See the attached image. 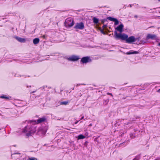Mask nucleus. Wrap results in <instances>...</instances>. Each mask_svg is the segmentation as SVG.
Instances as JSON below:
<instances>
[{
	"instance_id": "27",
	"label": "nucleus",
	"mask_w": 160,
	"mask_h": 160,
	"mask_svg": "<svg viewBox=\"0 0 160 160\" xmlns=\"http://www.w3.org/2000/svg\"><path fill=\"white\" fill-rule=\"evenodd\" d=\"M124 144V143H121V144H120V145H119V146H120V147H121V146H122V145H123Z\"/></svg>"
},
{
	"instance_id": "17",
	"label": "nucleus",
	"mask_w": 160,
	"mask_h": 160,
	"mask_svg": "<svg viewBox=\"0 0 160 160\" xmlns=\"http://www.w3.org/2000/svg\"><path fill=\"white\" fill-rule=\"evenodd\" d=\"M78 139H83L85 138V137L82 134H80L78 136Z\"/></svg>"
},
{
	"instance_id": "34",
	"label": "nucleus",
	"mask_w": 160,
	"mask_h": 160,
	"mask_svg": "<svg viewBox=\"0 0 160 160\" xmlns=\"http://www.w3.org/2000/svg\"><path fill=\"white\" fill-rule=\"evenodd\" d=\"M129 123V122H128V123H124V124H125V125L126 124V125H127Z\"/></svg>"
},
{
	"instance_id": "24",
	"label": "nucleus",
	"mask_w": 160,
	"mask_h": 160,
	"mask_svg": "<svg viewBox=\"0 0 160 160\" xmlns=\"http://www.w3.org/2000/svg\"><path fill=\"white\" fill-rule=\"evenodd\" d=\"M86 85V84H84V83L77 84H76V86L78 87V86H79V85Z\"/></svg>"
},
{
	"instance_id": "30",
	"label": "nucleus",
	"mask_w": 160,
	"mask_h": 160,
	"mask_svg": "<svg viewBox=\"0 0 160 160\" xmlns=\"http://www.w3.org/2000/svg\"><path fill=\"white\" fill-rule=\"evenodd\" d=\"M84 118V116H82V118H81V120H82V119H83Z\"/></svg>"
},
{
	"instance_id": "23",
	"label": "nucleus",
	"mask_w": 160,
	"mask_h": 160,
	"mask_svg": "<svg viewBox=\"0 0 160 160\" xmlns=\"http://www.w3.org/2000/svg\"><path fill=\"white\" fill-rule=\"evenodd\" d=\"M28 160H37V159L35 158H28Z\"/></svg>"
},
{
	"instance_id": "31",
	"label": "nucleus",
	"mask_w": 160,
	"mask_h": 160,
	"mask_svg": "<svg viewBox=\"0 0 160 160\" xmlns=\"http://www.w3.org/2000/svg\"><path fill=\"white\" fill-rule=\"evenodd\" d=\"M27 87L28 88L29 87L30 88V87H31V86H27Z\"/></svg>"
},
{
	"instance_id": "36",
	"label": "nucleus",
	"mask_w": 160,
	"mask_h": 160,
	"mask_svg": "<svg viewBox=\"0 0 160 160\" xmlns=\"http://www.w3.org/2000/svg\"><path fill=\"white\" fill-rule=\"evenodd\" d=\"M155 160H160V159H156Z\"/></svg>"
},
{
	"instance_id": "21",
	"label": "nucleus",
	"mask_w": 160,
	"mask_h": 160,
	"mask_svg": "<svg viewBox=\"0 0 160 160\" xmlns=\"http://www.w3.org/2000/svg\"><path fill=\"white\" fill-rule=\"evenodd\" d=\"M47 88V87L46 86H44L40 88V89L42 90H46Z\"/></svg>"
},
{
	"instance_id": "18",
	"label": "nucleus",
	"mask_w": 160,
	"mask_h": 160,
	"mask_svg": "<svg viewBox=\"0 0 160 160\" xmlns=\"http://www.w3.org/2000/svg\"><path fill=\"white\" fill-rule=\"evenodd\" d=\"M115 19V18H112L111 17H110L107 18V19H108V20H109L110 21H114V20Z\"/></svg>"
},
{
	"instance_id": "38",
	"label": "nucleus",
	"mask_w": 160,
	"mask_h": 160,
	"mask_svg": "<svg viewBox=\"0 0 160 160\" xmlns=\"http://www.w3.org/2000/svg\"><path fill=\"white\" fill-rule=\"evenodd\" d=\"M133 160H137V159H136V158H134Z\"/></svg>"
},
{
	"instance_id": "33",
	"label": "nucleus",
	"mask_w": 160,
	"mask_h": 160,
	"mask_svg": "<svg viewBox=\"0 0 160 160\" xmlns=\"http://www.w3.org/2000/svg\"><path fill=\"white\" fill-rule=\"evenodd\" d=\"M158 92H160V88L158 90Z\"/></svg>"
},
{
	"instance_id": "39",
	"label": "nucleus",
	"mask_w": 160,
	"mask_h": 160,
	"mask_svg": "<svg viewBox=\"0 0 160 160\" xmlns=\"http://www.w3.org/2000/svg\"><path fill=\"white\" fill-rule=\"evenodd\" d=\"M129 6H130V7H132V6L131 4Z\"/></svg>"
},
{
	"instance_id": "40",
	"label": "nucleus",
	"mask_w": 160,
	"mask_h": 160,
	"mask_svg": "<svg viewBox=\"0 0 160 160\" xmlns=\"http://www.w3.org/2000/svg\"><path fill=\"white\" fill-rule=\"evenodd\" d=\"M89 126H92V124H90L89 125Z\"/></svg>"
},
{
	"instance_id": "25",
	"label": "nucleus",
	"mask_w": 160,
	"mask_h": 160,
	"mask_svg": "<svg viewBox=\"0 0 160 160\" xmlns=\"http://www.w3.org/2000/svg\"><path fill=\"white\" fill-rule=\"evenodd\" d=\"M41 38H43L45 39L46 37V36L45 35H43L42 36H41Z\"/></svg>"
},
{
	"instance_id": "37",
	"label": "nucleus",
	"mask_w": 160,
	"mask_h": 160,
	"mask_svg": "<svg viewBox=\"0 0 160 160\" xmlns=\"http://www.w3.org/2000/svg\"><path fill=\"white\" fill-rule=\"evenodd\" d=\"M158 46H160V42L158 44Z\"/></svg>"
},
{
	"instance_id": "1",
	"label": "nucleus",
	"mask_w": 160,
	"mask_h": 160,
	"mask_svg": "<svg viewBox=\"0 0 160 160\" xmlns=\"http://www.w3.org/2000/svg\"><path fill=\"white\" fill-rule=\"evenodd\" d=\"M35 122L33 120L25 121V123L28 124V125L23 129L22 132L25 133L27 136L29 137L31 136L36 131V126L33 123Z\"/></svg>"
},
{
	"instance_id": "7",
	"label": "nucleus",
	"mask_w": 160,
	"mask_h": 160,
	"mask_svg": "<svg viewBox=\"0 0 160 160\" xmlns=\"http://www.w3.org/2000/svg\"><path fill=\"white\" fill-rule=\"evenodd\" d=\"M80 58L79 56L73 55L69 57L67 59L70 61H78Z\"/></svg>"
},
{
	"instance_id": "16",
	"label": "nucleus",
	"mask_w": 160,
	"mask_h": 160,
	"mask_svg": "<svg viewBox=\"0 0 160 160\" xmlns=\"http://www.w3.org/2000/svg\"><path fill=\"white\" fill-rule=\"evenodd\" d=\"M93 22L95 24H97L98 22V19L96 18L95 17H94L93 19Z\"/></svg>"
},
{
	"instance_id": "42",
	"label": "nucleus",
	"mask_w": 160,
	"mask_h": 160,
	"mask_svg": "<svg viewBox=\"0 0 160 160\" xmlns=\"http://www.w3.org/2000/svg\"><path fill=\"white\" fill-rule=\"evenodd\" d=\"M74 87L72 89V90H74Z\"/></svg>"
},
{
	"instance_id": "14",
	"label": "nucleus",
	"mask_w": 160,
	"mask_h": 160,
	"mask_svg": "<svg viewBox=\"0 0 160 160\" xmlns=\"http://www.w3.org/2000/svg\"><path fill=\"white\" fill-rule=\"evenodd\" d=\"M39 42V39L38 38H36L33 39V43L36 45Z\"/></svg>"
},
{
	"instance_id": "22",
	"label": "nucleus",
	"mask_w": 160,
	"mask_h": 160,
	"mask_svg": "<svg viewBox=\"0 0 160 160\" xmlns=\"http://www.w3.org/2000/svg\"><path fill=\"white\" fill-rule=\"evenodd\" d=\"M130 137L132 138L135 137V134L134 133H130Z\"/></svg>"
},
{
	"instance_id": "45",
	"label": "nucleus",
	"mask_w": 160,
	"mask_h": 160,
	"mask_svg": "<svg viewBox=\"0 0 160 160\" xmlns=\"http://www.w3.org/2000/svg\"><path fill=\"white\" fill-rule=\"evenodd\" d=\"M1 129V128H0V130Z\"/></svg>"
},
{
	"instance_id": "19",
	"label": "nucleus",
	"mask_w": 160,
	"mask_h": 160,
	"mask_svg": "<svg viewBox=\"0 0 160 160\" xmlns=\"http://www.w3.org/2000/svg\"><path fill=\"white\" fill-rule=\"evenodd\" d=\"M113 22H114V25H117L119 23V21L116 18H115Z\"/></svg>"
},
{
	"instance_id": "10",
	"label": "nucleus",
	"mask_w": 160,
	"mask_h": 160,
	"mask_svg": "<svg viewBox=\"0 0 160 160\" xmlns=\"http://www.w3.org/2000/svg\"><path fill=\"white\" fill-rule=\"evenodd\" d=\"M12 157L16 159H18L21 156V154L19 153H16L13 154L12 155Z\"/></svg>"
},
{
	"instance_id": "2",
	"label": "nucleus",
	"mask_w": 160,
	"mask_h": 160,
	"mask_svg": "<svg viewBox=\"0 0 160 160\" xmlns=\"http://www.w3.org/2000/svg\"><path fill=\"white\" fill-rule=\"evenodd\" d=\"M114 37L115 39L125 40L126 42L128 43H131L136 41L134 36H132L128 38V36L125 33H118L117 32L114 31Z\"/></svg>"
},
{
	"instance_id": "32",
	"label": "nucleus",
	"mask_w": 160,
	"mask_h": 160,
	"mask_svg": "<svg viewBox=\"0 0 160 160\" xmlns=\"http://www.w3.org/2000/svg\"><path fill=\"white\" fill-rule=\"evenodd\" d=\"M78 121H77L76 122H75V124H77L78 123Z\"/></svg>"
},
{
	"instance_id": "28",
	"label": "nucleus",
	"mask_w": 160,
	"mask_h": 160,
	"mask_svg": "<svg viewBox=\"0 0 160 160\" xmlns=\"http://www.w3.org/2000/svg\"><path fill=\"white\" fill-rule=\"evenodd\" d=\"M35 92H36V91H32V92H30V94L33 93Z\"/></svg>"
},
{
	"instance_id": "44",
	"label": "nucleus",
	"mask_w": 160,
	"mask_h": 160,
	"mask_svg": "<svg viewBox=\"0 0 160 160\" xmlns=\"http://www.w3.org/2000/svg\"><path fill=\"white\" fill-rule=\"evenodd\" d=\"M0 112H1V111H0Z\"/></svg>"
},
{
	"instance_id": "12",
	"label": "nucleus",
	"mask_w": 160,
	"mask_h": 160,
	"mask_svg": "<svg viewBox=\"0 0 160 160\" xmlns=\"http://www.w3.org/2000/svg\"><path fill=\"white\" fill-rule=\"evenodd\" d=\"M15 38L18 41L21 42H25L26 41L25 39L18 37H16Z\"/></svg>"
},
{
	"instance_id": "9",
	"label": "nucleus",
	"mask_w": 160,
	"mask_h": 160,
	"mask_svg": "<svg viewBox=\"0 0 160 160\" xmlns=\"http://www.w3.org/2000/svg\"><path fill=\"white\" fill-rule=\"evenodd\" d=\"M46 120L47 118L45 117H43L38 119L37 121H34L36 122H34L33 123L34 124L41 123L42 122H45L46 121Z\"/></svg>"
},
{
	"instance_id": "8",
	"label": "nucleus",
	"mask_w": 160,
	"mask_h": 160,
	"mask_svg": "<svg viewBox=\"0 0 160 160\" xmlns=\"http://www.w3.org/2000/svg\"><path fill=\"white\" fill-rule=\"evenodd\" d=\"M124 27L123 25L121 24L115 28V31H118L119 32V33H122L123 31V28Z\"/></svg>"
},
{
	"instance_id": "20",
	"label": "nucleus",
	"mask_w": 160,
	"mask_h": 160,
	"mask_svg": "<svg viewBox=\"0 0 160 160\" xmlns=\"http://www.w3.org/2000/svg\"><path fill=\"white\" fill-rule=\"evenodd\" d=\"M68 102L67 101L62 102H60V104L66 105L68 104Z\"/></svg>"
},
{
	"instance_id": "4",
	"label": "nucleus",
	"mask_w": 160,
	"mask_h": 160,
	"mask_svg": "<svg viewBox=\"0 0 160 160\" xmlns=\"http://www.w3.org/2000/svg\"><path fill=\"white\" fill-rule=\"evenodd\" d=\"M46 132L47 129L46 128L41 127L39 128L37 133L41 136H43L46 134Z\"/></svg>"
},
{
	"instance_id": "26",
	"label": "nucleus",
	"mask_w": 160,
	"mask_h": 160,
	"mask_svg": "<svg viewBox=\"0 0 160 160\" xmlns=\"http://www.w3.org/2000/svg\"><path fill=\"white\" fill-rule=\"evenodd\" d=\"M107 94L109 95H111L112 96V93H111L108 92V93H107Z\"/></svg>"
},
{
	"instance_id": "5",
	"label": "nucleus",
	"mask_w": 160,
	"mask_h": 160,
	"mask_svg": "<svg viewBox=\"0 0 160 160\" xmlns=\"http://www.w3.org/2000/svg\"><path fill=\"white\" fill-rule=\"evenodd\" d=\"M84 26L83 22H80L76 23L74 27V28L76 29L82 30L84 28Z\"/></svg>"
},
{
	"instance_id": "15",
	"label": "nucleus",
	"mask_w": 160,
	"mask_h": 160,
	"mask_svg": "<svg viewBox=\"0 0 160 160\" xmlns=\"http://www.w3.org/2000/svg\"><path fill=\"white\" fill-rule=\"evenodd\" d=\"M0 98H3V99H5L6 100H8V99H9L10 98H11L10 97H7V96H6L5 95H3L1 96H0Z\"/></svg>"
},
{
	"instance_id": "43",
	"label": "nucleus",
	"mask_w": 160,
	"mask_h": 160,
	"mask_svg": "<svg viewBox=\"0 0 160 160\" xmlns=\"http://www.w3.org/2000/svg\"><path fill=\"white\" fill-rule=\"evenodd\" d=\"M159 2H160V0H158Z\"/></svg>"
},
{
	"instance_id": "3",
	"label": "nucleus",
	"mask_w": 160,
	"mask_h": 160,
	"mask_svg": "<svg viewBox=\"0 0 160 160\" xmlns=\"http://www.w3.org/2000/svg\"><path fill=\"white\" fill-rule=\"evenodd\" d=\"M74 24V22L71 18H68L65 21V24L66 27H71Z\"/></svg>"
},
{
	"instance_id": "13",
	"label": "nucleus",
	"mask_w": 160,
	"mask_h": 160,
	"mask_svg": "<svg viewBox=\"0 0 160 160\" xmlns=\"http://www.w3.org/2000/svg\"><path fill=\"white\" fill-rule=\"evenodd\" d=\"M139 53V52L137 51H133V50H130L129 52H126V54L127 55L136 54Z\"/></svg>"
},
{
	"instance_id": "11",
	"label": "nucleus",
	"mask_w": 160,
	"mask_h": 160,
	"mask_svg": "<svg viewBox=\"0 0 160 160\" xmlns=\"http://www.w3.org/2000/svg\"><path fill=\"white\" fill-rule=\"evenodd\" d=\"M156 38V36L153 34H148L147 37V39H155Z\"/></svg>"
},
{
	"instance_id": "35",
	"label": "nucleus",
	"mask_w": 160,
	"mask_h": 160,
	"mask_svg": "<svg viewBox=\"0 0 160 160\" xmlns=\"http://www.w3.org/2000/svg\"><path fill=\"white\" fill-rule=\"evenodd\" d=\"M134 17L137 18L138 17V16L137 15L135 16Z\"/></svg>"
},
{
	"instance_id": "6",
	"label": "nucleus",
	"mask_w": 160,
	"mask_h": 160,
	"mask_svg": "<svg viewBox=\"0 0 160 160\" xmlns=\"http://www.w3.org/2000/svg\"><path fill=\"white\" fill-rule=\"evenodd\" d=\"M92 60L89 57L87 56L83 57L82 58L81 60V63H86L88 62H90Z\"/></svg>"
},
{
	"instance_id": "41",
	"label": "nucleus",
	"mask_w": 160,
	"mask_h": 160,
	"mask_svg": "<svg viewBox=\"0 0 160 160\" xmlns=\"http://www.w3.org/2000/svg\"><path fill=\"white\" fill-rule=\"evenodd\" d=\"M104 21H107V20L106 19H104Z\"/></svg>"
},
{
	"instance_id": "29",
	"label": "nucleus",
	"mask_w": 160,
	"mask_h": 160,
	"mask_svg": "<svg viewBox=\"0 0 160 160\" xmlns=\"http://www.w3.org/2000/svg\"><path fill=\"white\" fill-rule=\"evenodd\" d=\"M88 134V133L87 132H86L85 133V135L86 136H87Z\"/></svg>"
}]
</instances>
